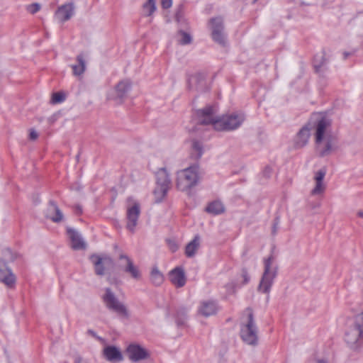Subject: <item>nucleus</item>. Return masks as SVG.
<instances>
[{
    "mask_svg": "<svg viewBox=\"0 0 363 363\" xmlns=\"http://www.w3.org/2000/svg\"><path fill=\"white\" fill-rule=\"evenodd\" d=\"M140 214V206L138 203H135L132 206L127 208L126 212V228L131 233H134L138 225V220Z\"/></svg>",
    "mask_w": 363,
    "mask_h": 363,
    "instance_id": "11",
    "label": "nucleus"
},
{
    "mask_svg": "<svg viewBox=\"0 0 363 363\" xmlns=\"http://www.w3.org/2000/svg\"><path fill=\"white\" fill-rule=\"evenodd\" d=\"M119 259L121 260L123 259L125 262V265L123 268L125 273L129 274L135 279L140 278V272L138 267L134 264V262L130 257L125 254H121L119 255Z\"/></svg>",
    "mask_w": 363,
    "mask_h": 363,
    "instance_id": "18",
    "label": "nucleus"
},
{
    "mask_svg": "<svg viewBox=\"0 0 363 363\" xmlns=\"http://www.w3.org/2000/svg\"><path fill=\"white\" fill-rule=\"evenodd\" d=\"M273 257L272 256L264 259V272L258 286V291L262 293L269 294L274 283V280L277 274V267H272Z\"/></svg>",
    "mask_w": 363,
    "mask_h": 363,
    "instance_id": "6",
    "label": "nucleus"
},
{
    "mask_svg": "<svg viewBox=\"0 0 363 363\" xmlns=\"http://www.w3.org/2000/svg\"><path fill=\"white\" fill-rule=\"evenodd\" d=\"M3 263H0V281L7 286H12L15 282V276L11 269L3 266Z\"/></svg>",
    "mask_w": 363,
    "mask_h": 363,
    "instance_id": "26",
    "label": "nucleus"
},
{
    "mask_svg": "<svg viewBox=\"0 0 363 363\" xmlns=\"http://www.w3.org/2000/svg\"><path fill=\"white\" fill-rule=\"evenodd\" d=\"M247 315V320L245 323L240 324V337L247 345L256 346L258 345V328L256 325L252 310L247 308L245 311Z\"/></svg>",
    "mask_w": 363,
    "mask_h": 363,
    "instance_id": "2",
    "label": "nucleus"
},
{
    "mask_svg": "<svg viewBox=\"0 0 363 363\" xmlns=\"http://www.w3.org/2000/svg\"><path fill=\"white\" fill-rule=\"evenodd\" d=\"M355 323L363 328V311L357 316Z\"/></svg>",
    "mask_w": 363,
    "mask_h": 363,
    "instance_id": "40",
    "label": "nucleus"
},
{
    "mask_svg": "<svg viewBox=\"0 0 363 363\" xmlns=\"http://www.w3.org/2000/svg\"><path fill=\"white\" fill-rule=\"evenodd\" d=\"M351 55H352V53H351V52H346V51H345V52H343V58H344V60H346V59H347L349 56H350Z\"/></svg>",
    "mask_w": 363,
    "mask_h": 363,
    "instance_id": "45",
    "label": "nucleus"
},
{
    "mask_svg": "<svg viewBox=\"0 0 363 363\" xmlns=\"http://www.w3.org/2000/svg\"><path fill=\"white\" fill-rule=\"evenodd\" d=\"M87 333L93 337H97L96 333L93 330H88Z\"/></svg>",
    "mask_w": 363,
    "mask_h": 363,
    "instance_id": "46",
    "label": "nucleus"
},
{
    "mask_svg": "<svg viewBox=\"0 0 363 363\" xmlns=\"http://www.w3.org/2000/svg\"><path fill=\"white\" fill-rule=\"evenodd\" d=\"M77 64L72 65L73 74L75 76L82 75L86 69V61L82 54L77 56Z\"/></svg>",
    "mask_w": 363,
    "mask_h": 363,
    "instance_id": "29",
    "label": "nucleus"
},
{
    "mask_svg": "<svg viewBox=\"0 0 363 363\" xmlns=\"http://www.w3.org/2000/svg\"><path fill=\"white\" fill-rule=\"evenodd\" d=\"M74 363H88L86 361L82 359L80 357H77L74 359Z\"/></svg>",
    "mask_w": 363,
    "mask_h": 363,
    "instance_id": "44",
    "label": "nucleus"
},
{
    "mask_svg": "<svg viewBox=\"0 0 363 363\" xmlns=\"http://www.w3.org/2000/svg\"><path fill=\"white\" fill-rule=\"evenodd\" d=\"M101 300L106 308L115 313L121 318L128 319L130 316L129 311L126 306L119 301L115 293L111 288H105L104 294L101 296Z\"/></svg>",
    "mask_w": 363,
    "mask_h": 363,
    "instance_id": "3",
    "label": "nucleus"
},
{
    "mask_svg": "<svg viewBox=\"0 0 363 363\" xmlns=\"http://www.w3.org/2000/svg\"><path fill=\"white\" fill-rule=\"evenodd\" d=\"M218 306L216 303L212 301H203L199 308V313L205 317H208L216 313Z\"/></svg>",
    "mask_w": 363,
    "mask_h": 363,
    "instance_id": "24",
    "label": "nucleus"
},
{
    "mask_svg": "<svg viewBox=\"0 0 363 363\" xmlns=\"http://www.w3.org/2000/svg\"><path fill=\"white\" fill-rule=\"evenodd\" d=\"M67 234L71 241L72 247L74 250H82L86 247L85 242L77 230L72 228H68Z\"/></svg>",
    "mask_w": 363,
    "mask_h": 363,
    "instance_id": "21",
    "label": "nucleus"
},
{
    "mask_svg": "<svg viewBox=\"0 0 363 363\" xmlns=\"http://www.w3.org/2000/svg\"><path fill=\"white\" fill-rule=\"evenodd\" d=\"M182 18H183V11H182V7L181 6L180 8H179L178 10L177 11V12L175 13L174 18H175L176 21L179 23L182 21Z\"/></svg>",
    "mask_w": 363,
    "mask_h": 363,
    "instance_id": "37",
    "label": "nucleus"
},
{
    "mask_svg": "<svg viewBox=\"0 0 363 363\" xmlns=\"http://www.w3.org/2000/svg\"><path fill=\"white\" fill-rule=\"evenodd\" d=\"M204 81L205 77L202 73H196L188 78V87L189 89H196V90H199L202 87Z\"/></svg>",
    "mask_w": 363,
    "mask_h": 363,
    "instance_id": "27",
    "label": "nucleus"
},
{
    "mask_svg": "<svg viewBox=\"0 0 363 363\" xmlns=\"http://www.w3.org/2000/svg\"><path fill=\"white\" fill-rule=\"evenodd\" d=\"M258 1V0H253V1H254V2H256V1Z\"/></svg>",
    "mask_w": 363,
    "mask_h": 363,
    "instance_id": "51",
    "label": "nucleus"
},
{
    "mask_svg": "<svg viewBox=\"0 0 363 363\" xmlns=\"http://www.w3.org/2000/svg\"><path fill=\"white\" fill-rule=\"evenodd\" d=\"M199 246V238L196 236L186 246L185 254L188 257H193L196 250Z\"/></svg>",
    "mask_w": 363,
    "mask_h": 363,
    "instance_id": "31",
    "label": "nucleus"
},
{
    "mask_svg": "<svg viewBox=\"0 0 363 363\" xmlns=\"http://www.w3.org/2000/svg\"><path fill=\"white\" fill-rule=\"evenodd\" d=\"M157 186L154 190L155 201L161 202L167 196L171 186V179L166 168L162 167L156 172Z\"/></svg>",
    "mask_w": 363,
    "mask_h": 363,
    "instance_id": "7",
    "label": "nucleus"
},
{
    "mask_svg": "<svg viewBox=\"0 0 363 363\" xmlns=\"http://www.w3.org/2000/svg\"><path fill=\"white\" fill-rule=\"evenodd\" d=\"M129 359L133 362H138L148 357L147 351L137 344H130L126 350Z\"/></svg>",
    "mask_w": 363,
    "mask_h": 363,
    "instance_id": "15",
    "label": "nucleus"
},
{
    "mask_svg": "<svg viewBox=\"0 0 363 363\" xmlns=\"http://www.w3.org/2000/svg\"><path fill=\"white\" fill-rule=\"evenodd\" d=\"M203 177V172L197 164L179 170L176 174V187L182 192L189 194L196 186Z\"/></svg>",
    "mask_w": 363,
    "mask_h": 363,
    "instance_id": "1",
    "label": "nucleus"
},
{
    "mask_svg": "<svg viewBox=\"0 0 363 363\" xmlns=\"http://www.w3.org/2000/svg\"><path fill=\"white\" fill-rule=\"evenodd\" d=\"M40 9V4L38 3H33L28 6L27 10L32 14L37 13Z\"/></svg>",
    "mask_w": 363,
    "mask_h": 363,
    "instance_id": "36",
    "label": "nucleus"
},
{
    "mask_svg": "<svg viewBox=\"0 0 363 363\" xmlns=\"http://www.w3.org/2000/svg\"><path fill=\"white\" fill-rule=\"evenodd\" d=\"M327 173L326 167H322L318 170L314 172V179L315 181V186L311 191L313 195H318L322 194L325 189L323 184V179Z\"/></svg>",
    "mask_w": 363,
    "mask_h": 363,
    "instance_id": "17",
    "label": "nucleus"
},
{
    "mask_svg": "<svg viewBox=\"0 0 363 363\" xmlns=\"http://www.w3.org/2000/svg\"><path fill=\"white\" fill-rule=\"evenodd\" d=\"M330 125V121L329 119L325 116L320 118L315 123V140H320L325 138V130Z\"/></svg>",
    "mask_w": 363,
    "mask_h": 363,
    "instance_id": "23",
    "label": "nucleus"
},
{
    "mask_svg": "<svg viewBox=\"0 0 363 363\" xmlns=\"http://www.w3.org/2000/svg\"><path fill=\"white\" fill-rule=\"evenodd\" d=\"M150 279L151 283L156 286L162 285L164 282V274L159 270L157 266L152 267L150 274Z\"/></svg>",
    "mask_w": 363,
    "mask_h": 363,
    "instance_id": "28",
    "label": "nucleus"
},
{
    "mask_svg": "<svg viewBox=\"0 0 363 363\" xmlns=\"http://www.w3.org/2000/svg\"><path fill=\"white\" fill-rule=\"evenodd\" d=\"M329 60L326 57V52L324 49L322 50L320 54L314 55L312 65L314 72L318 76V83L322 86L328 84V74L330 72L328 66Z\"/></svg>",
    "mask_w": 363,
    "mask_h": 363,
    "instance_id": "5",
    "label": "nucleus"
},
{
    "mask_svg": "<svg viewBox=\"0 0 363 363\" xmlns=\"http://www.w3.org/2000/svg\"><path fill=\"white\" fill-rule=\"evenodd\" d=\"M357 215H358V216H359V217L363 218V212L362 211H359L357 213Z\"/></svg>",
    "mask_w": 363,
    "mask_h": 363,
    "instance_id": "48",
    "label": "nucleus"
},
{
    "mask_svg": "<svg viewBox=\"0 0 363 363\" xmlns=\"http://www.w3.org/2000/svg\"><path fill=\"white\" fill-rule=\"evenodd\" d=\"M242 277L243 279V281H242L243 284H246L250 281V275L248 274L247 271L245 269L242 270Z\"/></svg>",
    "mask_w": 363,
    "mask_h": 363,
    "instance_id": "38",
    "label": "nucleus"
},
{
    "mask_svg": "<svg viewBox=\"0 0 363 363\" xmlns=\"http://www.w3.org/2000/svg\"><path fill=\"white\" fill-rule=\"evenodd\" d=\"M29 138L30 140H34L38 138V133L35 130H31L29 134Z\"/></svg>",
    "mask_w": 363,
    "mask_h": 363,
    "instance_id": "41",
    "label": "nucleus"
},
{
    "mask_svg": "<svg viewBox=\"0 0 363 363\" xmlns=\"http://www.w3.org/2000/svg\"><path fill=\"white\" fill-rule=\"evenodd\" d=\"M179 34L181 35V39L179 40V43L182 45H186L191 44L192 42L191 35L186 31L180 30L179 31Z\"/></svg>",
    "mask_w": 363,
    "mask_h": 363,
    "instance_id": "35",
    "label": "nucleus"
},
{
    "mask_svg": "<svg viewBox=\"0 0 363 363\" xmlns=\"http://www.w3.org/2000/svg\"><path fill=\"white\" fill-rule=\"evenodd\" d=\"M90 259L94 266L96 274L99 276H104L105 274L106 267H112L113 265V260L109 256L100 257L94 255L90 257Z\"/></svg>",
    "mask_w": 363,
    "mask_h": 363,
    "instance_id": "10",
    "label": "nucleus"
},
{
    "mask_svg": "<svg viewBox=\"0 0 363 363\" xmlns=\"http://www.w3.org/2000/svg\"><path fill=\"white\" fill-rule=\"evenodd\" d=\"M155 10L156 5L155 0H147V1L143 5V11L146 16H151Z\"/></svg>",
    "mask_w": 363,
    "mask_h": 363,
    "instance_id": "33",
    "label": "nucleus"
},
{
    "mask_svg": "<svg viewBox=\"0 0 363 363\" xmlns=\"http://www.w3.org/2000/svg\"><path fill=\"white\" fill-rule=\"evenodd\" d=\"M310 135V128L307 125L303 126L294 138V147L296 148H301L306 145Z\"/></svg>",
    "mask_w": 363,
    "mask_h": 363,
    "instance_id": "20",
    "label": "nucleus"
},
{
    "mask_svg": "<svg viewBox=\"0 0 363 363\" xmlns=\"http://www.w3.org/2000/svg\"><path fill=\"white\" fill-rule=\"evenodd\" d=\"M74 13V3L69 2L59 6L55 11V18L61 23L69 20Z\"/></svg>",
    "mask_w": 363,
    "mask_h": 363,
    "instance_id": "16",
    "label": "nucleus"
},
{
    "mask_svg": "<svg viewBox=\"0 0 363 363\" xmlns=\"http://www.w3.org/2000/svg\"><path fill=\"white\" fill-rule=\"evenodd\" d=\"M206 211L213 215H219L224 212L225 207L220 201H213L208 203L206 208Z\"/></svg>",
    "mask_w": 363,
    "mask_h": 363,
    "instance_id": "30",
    "label": "nucleus"
},
{
    "mask_svg": "<svg viewBox=\"0 0 363 363\" xmlns=\"http://www.w3.org/2000/svg\"><path fill=\"white\" fill-rule=\"evenodd\" d=\"M345 342L352 350H358L363 345V328L354 324L345 333Z\"/></svg>",
    "mask_w": 363,
    "mask_h": 363,
    "instance_id": "9",
    "label": "nucleus"
},
{
    "mask_svg": "<svg viewBox=\"0 0 363 363\" xmlns=\"http://www.w3.org/2000/svg\"><path fill=\"white\" fill-rule=\"evenodd\" d=\"M76 159H79V155L76 156Z\"/></svg>",
    "mask_w": 363,
    "mask_h": 363,
    "instance_id": "50",
    "label": "nucleus"
},
{
    "mask_svg": "<svg viewBox=\"0 0 363 363\" xmlns=\"http://www.w3.org/2000/svg\"><path fill=\"white\" fill-rule=\"evenodd\" d=\"M215 110L213 106H207L197 111V116L201 125H212L215 129V121L218 117H214Z\"/></svg>",
    "mask_w": 363,
    "mask_h": 363,
    "instance_id": "13",
    "label": "nucleus"
},
{
    "mask_svg": "<svg viewBox=\"0 0 363 363\" xmlns=\"http://www.w3.org/2000/svg\"><path fill=\"white\" fill-rule=\"evenodd\" d=\"M3 262V259L1 258H0V263H2Z\"/></svg>",
    "mask_w": 363,
    "mask_h": 363,
    "instance_id": "49",
    "label": "nucleus"
},
{
    "mask_svg": "<svg viewBox=\"0 0 363 363\" xmlns=\"http://www.w3.org/2000/svg\"><path fill=\"white\" fill-rule=\"evenodd\" d=\"M161 5L162 9H169L172 5V0H161Z\"/></svg>",
    "mask_w": 363,
    "mask_h": 363,
    "instance_id": "39",
    "label": "nucleus"
},
{
    "mask_svg": "<svg viewBox=\"0 0 363 363\" xmlns=\"http://www.w3.org/2000/svg\"><path fill=\"white\" fill-rule=\"evenodd\" d=\"M192 154L195 155V159H200L203 153L202 143L198 140L191 142Z\"/></svg>",
    "mask_w": 363,
    "mask_h": 363,
    "instance_id": "32",
    "label": "nucleus"
},
{
    "mask_svg": "<svg viewBox=\"0 0 363 363\" xmlns=\"http://www.w3.org/2000/svg\"><path fill=\"white\" fill-rule=\"evenodd\" d=\"M211 23L212 24V39L216 43L224 46L225 44V36L223 33L222 19L219 17L212 18Z\"/></svg>",
    "mask_w": 363,
    "mask_h": 363,
    "instance_id": "12",
    "label": "nucleus"
},
{
    "mask_svg": "<svg viewBox=\"0 0 363 363\" xmlns=\"http://www.w3.org/2000/svg\"><path fill=\"white\" fill-rule=\"evenodd\" d=\"M278 221L277 222H275L273 225V227H272V234L273 235H275L277 233V228H278Z\"/></svg>",
    "mask_w": 363,
    "mask_h": 363,
    "instance_id": "43",
    "label": "nucleus"
},
{
    "mask_svg": "<svg viewBox=\"0 0 363 363\" xmlns=\"http://www.w3.org/2000/svg\"><path fill=\"white\" fill-rule=\"evenodd\" d=\"M272 172V169L270 167H267L264 170L263 173L266 177H269Z\"/></svg>",
    "mask_w": 363,
    "mask_h": 363,
    "instance_id": "42",
    "label": "nucleus"
},
{
    "mask_svg": "<svg viewBox=\"0 0 363 363\" xmlns=\"http://www.w3.org/2000/svg\"><path fill=\"white\" fill-rule=\"evenodd\" d=\"M171 283L177 288L183 287L186 283V277L183 267H176L169 272Z\"/></svg>",
    "mask_w": 363,
    "mask_h": 363,
    "instance_id": "14",
    "label": "nucleus"
},
{
    "mask_svg": "<svg viewBox=\"0 0 363 363\" xmlns=\"http://www.w3.org/2000/svg\"><path fill=\"white\" fill-rule=\"evenodd\" d=\"M45 216L55 223H59L63 219V214L55 202L50 201L46 211Z\"/></svg>",
    "mask_w": 363,
    "mask_h": 363,
    "instance_id": "19",
    "label": "nucleus"
},
{
    "mask_svg": "<svg viewBox=\"0 0 363 363\" xmlns=\"http://www.w3.org/2000/svg\"><path fill=\"white\" fill-rule=\"evenodd\" d=\"M245 116L241 112H233L219 116L215 123V130L218 131H231L239 128Z\"/></svg>",
    "mask_w": 363,
    "mask_h": 363,
    "instance_id": "4",
    "label": "nucleus"
},
{
    "mask_svg": "<svg viewBox=\"0 0 363 363\" xmlns=\"http://www.w3.org/2000/svg\"><path fill=\"white\" fill-rule=\"evenodd\" d=\"M315 363H328V362L324 359H317Z\"/></svg>",
    "mask_w": 363,
    "mask_h": 363,
    "instance_id": "47",
    "label": "nucleus"
},
{
    "mask_svg": "<svg viewBox=\"0 0 363 363\" xmlns=\"http://www.w3.org/2000/svg\"><path fill=\"white\" fill-rule=\"evenodd\" d=\"M104 357L109 362H121L123 360V355L120 350L116 346H107L104 349Z\"/></svg>",
    "mask_w": 363,
    "mask_h": 363,
    "instance_id": "22",
    "label": "nucleus"
},
{
    "mask_svg": "<svg viewBox=\"0 0 363 363\" xmlns=\"http://www.w3.org/2000/svg\"><path fill=\"white\" fill-rule=\"evenodd\" d=\"M132 83L129 79H125L119 82L116 86V97L120 100H123L128 93L130 91Z\"/></svg>",
    "mask_w": 363,
    "mask_h": 363,
    "instance_id": "25",
    "label": "nucleus"
},
{
    "mask_svg": "<svg viewBox=\"0 0 363 363\" xmlns=\"http://www.w3.org/2000/svg\"><path fill=\"white\" fill-rule=\"evenodd\" d=\"M336 139L332 135H327L320 140H315V150L320 157H329L337 150Z\"/></svg>",
    "mask_w": 363,
    "mask_h": 363,
    "instance_id": "8",
    "label": "nucleus"
},
{
    "mask_svg": "<svg viewBox=\"0 0 363 363\" xmlns=\"http://www.w3.org/2000/svg\"><path fill=\"white\" fill-rule=\"evenodd\" d=\"M66 99V95L63 91L54 92L52 94L51 102L53 104L62 103Z\"/></svg>",
    "mask_w": 363,
    "mask_h": 363,
    "instance_id": "34",
    "label": "nucleus"
}]
</instances>
